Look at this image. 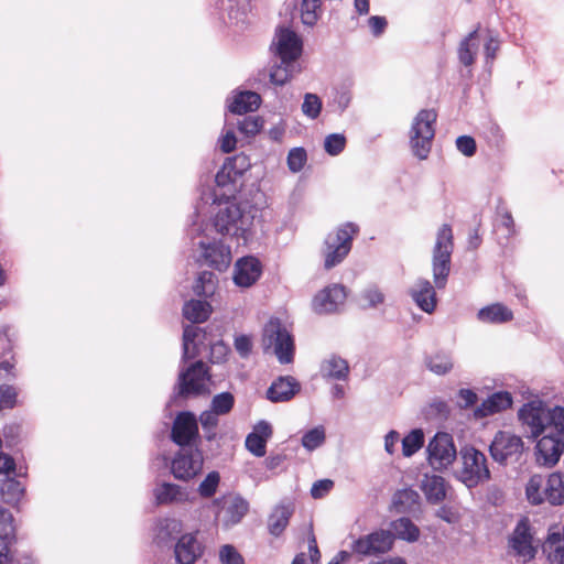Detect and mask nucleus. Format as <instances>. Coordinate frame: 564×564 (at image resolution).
<instances>
[{"instance_id":"1","label":"nucleus","mask_w":564,"mask_h":564,"mask_svg":"<svg viewBox=\"0 0 564 564\" xmlns=\"http://www.w3.org/2000/svg\"><path fill=\"white\" fill-rule=\"evenodd\" d=\"M518 414L530 429L532 437L544 434L535 447L536 462L545 466L556 464L564 449V409H549L541 401H532L524 404Z\"/></svg>"},{"instance_id":"2","label":"nucleus","mask_w":564,"mask_h":564,"mask_svg":"<svg viewBox=\"0 0 564 564\" xmlns=\"http://www.w3.org/2000/svg\"><path fill=\"white\" fill-rule=\"evenodd\" d=\"M262 345L265 351L271 350L279 362H293L295 345L293 336L278 318H271L263 328Z\"/></svg>"},{"instance_id":"3","label":"nucleus","mask_w":564,"mask_h":564,"mask_svg":"<svg viewBox=\"0 0 564 564\" xmlns=\"http://www.w3.org/2000/svg\"><path fill=\"white\" fill-rule=\"evenodd\" d=\"M453 231L449 225L444 224L437 231L433 249V280L437 289L446 285L451 271V257L453 252Z\"/></svg>"},{"instance_id":"4","label":"nucleus","mask_w":564,"mask_h":564,"mask_svg":"<svg viewBox=\"0 0 564 564\" xmlns=\"http://www.w3.org/2000/svg\"><path fill=\"white\" fill-rule=\"evenodd\" d=\"M459 456L463 466L458 478L468 488H474L490 479L487 457L482 452L474 446H464L459 451Z\"/></svg>"},{"instance_id":"5","label":"nucleus","mask_w":564,"mask_h":564,"mask_svg":"<svg viewBox=\"0 0 564 564\" xmlns=\"http://www.w3.org/2000/svg\"><path fill=\"white\" fill-rule=\"evenodd\" d=\"M436 117L437 115L434 110L423 109L414 118L410 143L413 154L420 160H425L431 151L435 134L434 123Z\"/></svg>"},{"instance_id":"6","label":"nucleus","mask_w":564,"mask_h":564,"mask_svg":"<svg viewBox=\"0 0 564 564\" xmlns=\"http://www.w3.org/2000/svg\"><path fill=\"white\" fill-rule=\"evenodd\" d=\"M358 227L352 223H347L336 231L327 235L325 239V268L332 269L340 263L349 253L354 235Z\"/></svg>"},{"instance_id":"7","label":"nucleus","mask_w":564,"mask_h":564,"mask_svg":"<svg viewBox=\"0 0 564 564\" xmlns=\"http://www.w3.org/2000/svg\"><path fill=\"white\" fill-rule=\"evenodd\" d=\"M524 445L520 436L507 431H499L489 446V452L494 460L506 465L519 460Z\"/></svg>"},{"instance_id":"8","label":"nucleus","mask_w":564,"mask_h":564,"mask_svg":"<svg viewBox=\"0 0 564 564\" xmlns=\"http://www.w3.org/2000/svg\"><path fill=\"white\" fill-rule=\"evenodd\" d=\"M214 227L224 236L239 237L243 236L247 229V220L237 204L227 202L225 205H219Z\"/></svg>"},{"instance_id":"9","label":"nucleus","mask_w":564,"mask_h":564,"mask_svg":"<svg viewBox=\"0 0 564 564\" xmlns=\"http://www.w3.org/2000/svg\"><path fill=\"white\" fill-rule=\"evenodd\" d=\"M394 538L391 531L377 530L360 536L351 544L352 553L360 556H378L389 552L393 546Z\"/></svg>"},{"instance_id":"10","label":"nucleus","mask_w":564,"mask_h":564,"mask_svg":"<svg viewBox=\"0 0 564 564\" xmlns=\"http://www.w3.org/2000/svg\"><path fill=\"white\" fill-rule=\"evenodd\" d=\"M203 454L199 449L182 447L171 463V470L175 478L188 480L197 476L203 468Z\"/></svg>"},{"instance_id":"11","label":"nucleus","mask_w":564,"mask_h":564,"mask_svg":"<svg viewBox=\"0 0 564 564\" xmlns=\"http://www.w3.org/2000/svg\"><path fill=\"white\" fill-rule=\"evenodd\" d=\"M509 547L512 554L519 557L522 563H528L534 558L536 549L533 545V535L527 518L517 523L509 538Z\"/></svg>"},{"instance_id":"12","label":"nucleus","mask_w":564,"mask_h":564,"mask_svg":"<svg viewBox=\"0 0 564 564\" xmlns=\"http://www.w3.org/2000/svg\"><path fill=\"white\" fill-rule=\"evenodd\" d=\"M272 48L282 64L294 63L302 53V41L294 31L279 28L272 42Z\"/></svg>"},{"instance_id":"13","label":"nucleus","mask_w":564,"mask_h":564,"mask_svg":"<svg viewBox=\"0 0 564 564\" xmlns=\"http://www.w3.org/2000/svg\"><path fill=\"white\" fill-rule=\"evenodd\" d=\"M429 460L436 468L447 467L456 457L453 438L447 433H437L427 446Z\"/></svg>"},{"instance_id":"14","label":"nucleus","mask_w":564,"mask_h":564,"mask_svg":"<svg viewBox=\"0 0 564 564\" xmlns=\"http://www.w3.org/2000/svg\"><path fill=\"white\" fill-rule=\"evenodd\" d=\"M347 297L345 286L332 284L319 291L312 301L313 311L317 314H330L338 311Z\"/></svg>"},{"instance_id":"15","label":"nucleus","mask_w":564,"mask_h":564,"mask_svg":"<svg viewBox=\"0 0 564 564\" xmlns=\"http://www.w3.org/2000/svg\"><path fill=\"white\" fill-rule=\"evenodd\" d=\"M219 507L216 519L226 528L240 522L248 511L249 505L241 497H224L214 501Z\"/></svg>"},{"instance_id":"16","label":"nucleus","mask_w":564,"mask_h":564,"mask_svg":"<svg viewBox=\"0 0 564 564\" xmlns=\"http://www.w3.org/2000/svg\"><path fill=\"white\" fill-rule=\"evenodd\" d=\"M198 435V424L195 414L192 412L178 413L172 426V441L181 447H184L191 445Z\"/></svg>"},{"instance_id":"17","label":"nucleus","mask_w":564,"mask_h":564,"mask_svg":"<svg viewBox=\"0 0 564 564\" xmlns=\"http://www.w3.org/2000/svg\"><path fill=\"white\" fill-rule=\"evenodd\" d=\"M207 368L203 361L193 364L178 378V393L181 395L199 394L206 389Z\"/></svg>"},{"instance_id":"18","label":"nucleus","mask_w":564,"mask_h":564,"mask_svg":"<svg viewBox=\"0 0 564 564\" xmlns=\"http://www.w3.org/2000/svg\"><path fill=\"white\" fill-rule=\"evenodd\" d=\"M202 249L204 263L218 270L225 271L231 262L230 249L223 243H207L203 240L198 242Z\"/></svg>"},{"instance_id":"19","label":"nucleus","mask_w":564,"mask_h":564,"mask_svg":"<svg viewBox=\"0 0 564 564\" xmlns=\"http://www.w3.org/2000/svg\"><path fill=\"white\" fill-rule=\"evenodd\" d=\"M261 272V263L257 258L243 257L235 264L234 281L238 286L249 288L258 281Z\"/></svg>"},{"instance_id":"20","label":"nucleus","mask_w":564,"mask_h":564,"mask_svg":"<svg viewBox=\"0 0 564 564\" xmlns=\"http://www.w3.org/2000/svg\"><path fill=\"white\" fill-rule=\"evenodd\" d=\"M414 303L425 313H433L437 299L436 292L432 283L426 279H417L409 290Z\"/></svg>"},{"instance_id":"21","label":"nucleus","mask_w":564,"mask_h":564,"mask_svg":"<svg viewBox=\"0 0 564 564\" xmlns=\"http://www.w3.org/2000/svg\"><path fill=\"white\" fill-rule=\"evenodd\" d=\"M301 389L299 381L291 377H279L274 380L267 391V398L271 402L290 401Z\"/></svg>"},{"instance_id":"22","label":"nucleus","mask_w":564,"mask_h":564,"mask_svg":"<svg viewBox=\"0 0 564 564\" xmlns=\"http://www.w3.org/2000/svg\"><path fill=\"white\" fill-rule=\"evenodd\" d=\"M174 554L178 564H193L202 554V545L194 534L186 533L178 538Z\"/></svg>"},{"instance_id":"23","label":"nucleus","mask_w":564,"mask_h":564,"mask_svg":"<svg viewBox=\"0 0 564 564\" xmlns=\"http://www.w3.org/2000/svg\"><path fill=\"white\" fill-rule=\"evenodd\" d=\"M272 436V426L267 421H260L246 437V448L257 457L265 455L267 442Z\"/></svg>"},{"instance_id":"24","label":"nucleus","mask_w":564,"mask_h":564,"mask_svg":"<svg viewBox=\"0 0 564 564\" xmlns=\"http://www.w3.org/2000/svg\"><path fill=\"white\" fill-rule=\"evenodd\" d=\"M512 405V397L507 391H499L489 395L474 411L476 419L487 417L509 409Z\"/></svg>"},{"instance_id":"25","label":"nucleus","mask_w":564,"mask_h":564,"mask_svg":"<svg viewBox=\"0 0 564 564\" xmlns=\"http://www.w3.org/2000/svg\"><path fill=\"white\" fill-rule=\"evenodd\" d=\"M543 498L553 506L564 503V475L562 473H552L545 479Z\"/></svg>"},{"instance_id":"26","label":"nucleus","mask_w":564,"mask_h":564,"mask_svg":"<svg viewBox=\"0 0 564 564\" xmlns=\"http://www.w3.org/2000/svg\"><path fill=\"white\" fill-rule=\"evenodd\" d=\"M348 373V362L336 355L325 358L321 364V375L323 378L345 380Z\"/></svg>"},{"instance_id":"27","label":"nucleus","mask_w":564,"mask_h":564,"mask_svg":"<svg viewBox=\"0 0 564 564\" xmlns=\"http://www.w3.org/2000/svg\"><path fill=\"white\" fill-rule=\"evenodd\" d=\"M154 497L158 505H170L185 501L187 492L178 485L162 482L154 489Z\"/></svg>"},{"instance_id":"28","label":"nucleus","mask_w":564,"mask_h":564,"mask_svg":"<svg viewBox=\"0 0 564 564\" xmlns=\"http://www.w3.org/2000/svg\"><path fill=\"white\" fill-rule=\"evenodd\" d=\"M543 552L551 564H564V539L560 531H550L543 544Z\"/></svg>"},{"instance_id":"29","label":"nucleus","mask_w":564,"mask_h":564,"mask_svg":"<svg viewBox=\"0 0 564 564\" xmlns=\"http://www.w3.org/2000/svg\"><path fill=\"white\" fill-rule=\"evenodd\" d=\"M478 319L484 323L502 324L513 318L512 311L501 303H495L479 310Z\"/></svg>"},{"instance_id":"30","label":"nucleus","mask_w":564,"mask_h":564,"mask_svg":"<svg viewBox=\"0 0 564 564\" xmlns=\"http://www.w3.org/2000/svg\"><path fill=\"white\" fill-rule=\"evenodd\" d=\"M261 98L253 91H241L234 96L229 105V110L232 113L242 115L249 111H254L260 106Z\"/></svg>"},{"instance_id":"31","label":"nucleus","mask_w":564,"mask_h":564,"mask_svg":"<svg viewBox=\"0 0 564 564\" xmlns=\"http://www.w3.org/2000/svg\"><path fill=\"white\" fill-rule=\"evenodd\" d=\"M422 490L426 496L427 501L432 503L441 502L446 496L445 480L437 475H425L422 480Z\"/></svg>"},{"instance_id":"32","label":"nucleus","mask_w":564,"mask_h":564,"mask_svg":"<svg viewBox=\"0 0 564 564\" xmlns=\"http://www.w3.org/2000/svg\"><path fill=\"white\" fill-rule=\"evenodd\" d=\"M205 333L200 327L187 325L183 332V359H192L196 357L197 345L200 344V337H204Z\"/></svg>"},{"instance_id":"33","label":"nucleus","mask_w":564,"mask_h":564,"mask_svg":"<svg viewBox=\"0 0 564 564\" xmlns=\"http://www.w3.org/2000/svg\"><path fill=\"white\" fill-rule=\"evenodd\" d=\"M212 313V306L206 301L191 300L183 306L184 317L192 323H204Z\"/></svg>"},{"instance_id":"34","label":"nucleus","mask_w":564,"mask_h":564,"mask_svg":"<svg viewBox=\"0 0 564 564\" xmlns=\"http://www.w3.org/2000/svg\"><path fill=\"white\" fill-rule=\"evenodd\" d=\"M390 528L394 539L415 542L420 538V529L409 518H399L392 521Z\"/></svg>"},{"instance_id":"35","label":"nucleus","mask_w":564,"mask_h":564,"mask_svg":"<svg viewBox=\"0 0 564 564\" xmlns=\"http://www.w3.org/2000/svg\"><path fill=\"white\" fill-rule=\"evenodd\" d=\"M182 532V523L175 519H164L161 520L158 524L155 540L158 544L166 545L174 541L178 540V535Z\"/></svg>"},{"instance_id":"36","label":"nucleus","mask_w":564,"mask_h":564,"mask_svg":"<svg viewBox=\"0 0 564 564\" xmlns=\"http://www.w3.org/2000/svg\"><path fill=\"white\" fill-rule=\"evenodd\" d=\"M479 48L478 29L470 32L462 42L458 48V57L463 65L474 64Z\"/></svg>"},{"instance_id":"37","label":"nucleus","mask_w":564,"mask_h":564,"mask_svg":"<svg viewBox=\"0 0 564 564\" xmlns=\"http://www.w3.org/2000/svg\"><path fill=\"white\" fill-rule=\"evenodd\" d=\"M419 500L420 495L415 490L405 488L394 494L392 502L398 512L405 513L415 510Z\"/></svg>"},{"instance_id":"38","label":"nucleus","mask_w":564,"mask_h":564,"mask_svg":"<svg viewBox=\"0 0 564 564\" xmlns=\"http://www.w3.org/2000/svg\"><path fill=\"white\" fill-rule=\"evenodd\" d=\"M292 510L286 506H278L269 517L270 533L278 536L280 535L291 518Z\"/></svg>"},{"instance_id":"39","label":"nucleus","mask_w":564,"mask_h":564,"mask_svg":"<svg viewBox=\"0 0 564 564\" xmlns=\"http://www.w3.org/2000/svg\"><path fill=\"white\" fill-rule=\"evenodd\" d=\"M0 491L6 503L17 505L24 495V487L19 480L8 478L2 482Z\"/></svg>"},{"instance_id":"40","label":"nucleus","mask_w":564,"mask_h":564,"mask_svg":"<svg viewBox=\"0 0 564 564\" xmlns=\"http://www.w3.org/2000/svg\"><path fill=\"white\" fill-rule=\"evenodd\" d=\"M217 288V276L215 273L209 271H203L199 273L196 283L194 285V293L198 296H212Z\"/></svg>"},{"instance_id":"41","label":"nucleus","mask_w":564,"mask_h":564,"mask_svg":"<svg viewBox=\"0 0 564 564\" xmlns=\"http://www.w3.org/2000/svg\"><path fill=\"white\" fill-rule=\"evenodd\" d=\"M545 488V478L541 475H533L530 477L527 487L525 495L528 500L532 505H540L545 501L543 498V489Z\"/></svg>"},{"instance_id":"42","label":"nucleus","mask_w":564,"mask_h":564,"mask_svg":"<svg viewBox=\"0 0 564 564\" xmlns=\"http://www.w3.org/2000/svg\"><path fill=\"white\" fill-rule=\"evenodd\" d=\"M425 365L430 371L438 376L446 375L453 369L452 358L445 354L430 356Z\"/></svg>"},{"instance_id":"43","label":"nucleus","mask_w":564,"mask_h":564,"mask_svg":"<svg viewBox=\"0 0 564 564\" xmlns=\"http://www.w3.org/2000/svg\"><path fill=\"white\" fill-rule=\"evenodd\" d=\"M423 444L424 434L422 430H413L402 440V454L405 457H410L416 453Z\"/></svg>"},{"instance_id":"44","label":"nucleus","mask_w":564,"mask_h":564,"mask_svg":"<svg viewBox=\"0 0 564 564\" xmlns=\"http://www.w3.org/2000/svg\"><path fill=\"white\" fill-rule=\"evenodd\" d=\"M325 429L323 426H316L310 431H307L302 436V445L308 452H312L319 446H322L325 442Z\"/></svg>"},{"instance_id":"45","label":"nucleus","mask_w":564,"mask_h":564,"mask_svg":"<svg viewBox=\"0 0 564 564\" xmlns=\"http://www.w3.org/2000/svg\"><path fill=\"white\" fill-rule=\"evenodd\" d=\"M321 0H303L301 4V18L305 25L313 26L318 20Z\"/></svg>"},{"instance_id":"46","label":"nucleus","mask_w":564,"mask_h":564,"mask_svg":"<svg viewBox=\"0 0 564 564\" xmlns=\"http://www.w3.org/2000/svg\"><path fill=\"white\" fill-rule=\"evenodd\" d=\"M295 72L294 63L280 64L274 66L270 72V80L274 85H284L290 80Z\"/></svg>"},{"instance_id":"47","label":"nucleus","mask_w":564,"mask_h":564,"mask_svg":"<svg viewBox=\"0 0 564 564\" xmlns=\"http://www.w3.org/2000/svg\"><path fill=\"white\" fill-rule=\"evenodd\" d=\"M235 403L234 395L229 392L216 394L212 400V410L219 415L227 414L231 411Z\"/></svg>"},{"instance_id":"48","label":"nucleus","mask_w":564,"mask_h":564,"mask_svg":"<svg viewBox=\"0 0 564 564\" xmlns=\"http://www.w3.org/2000/svg\"><path fill=\"white\" fill-rule=\"evenodd\" d=\"M321 110L322 101L319 97L311 93L305 94L304 101L302 104L303 113L311 119H315L319 116Z\"/></svg>"},{"instance_id":"49","label":"nucleus","mask_w":564,"mask_h":564,"mask_svg":"<svg viewBox=\"0 0 564 564\" xmlns=\"http://www.w3.org/2000/svg\"><path fill=\"white\" fill-rule=\"evenodd\" d=\"M306 163V152L303 148H294L288 154V167L291 172H300Z\"/></svg>"},{"instance_id":"50","label":"nucleus","mask_w":564,"mask_h":564,"mask_svg":"<svg viewBox=\"0 0 564 564\" xmlns=\"http://www.w3.org/2000/svg\"><path fill=\"white\" fill-rule=\"evenodd\" d=\"M360 300L365 302L364 307H377L383 303L384 295L377 286H369L362 291Z\"/></svg>"},{"instance_id":"51","label":"nucleus","mask_w":564,"mask_h":564,"mask_svg":"<svg viewBox=\"0 0 564 564\" xmlns=\"http://www.w3.org/2000/svg\"><path fill=\"white\" fill-rule=\"evenodd\" d=\"M219 480L220 476L217 471L209 473L198 487L199 495L205 498L212 497L217 490Z\"/></svg>"},{"instance_id":"52","label":"nucleus","mask_w":564,"mask_h":564,"mask_svg":"<svg viewBox=\"0 0 564 564\" xmlns=\"http://www.w3.org/2000/svg\"><path fill=\"white\" fill-rule=\"evenodd\" d=\"M225 164L230 165L229 170L237 177L242 175V173L246 172L251 166L249 158L243 153H240V154L235 155L234 158L227 159Z\"/></svg>"},{"instance_id":"53","label":"nucleus","mask_w":564,"mask_h":564,"mask_svg":"<svg viewBox=\"0 0 564 564\" xmlns=\"http://www.w3.org/2000/svg\"><path fill=\"white\" fill-rule=\"evenodd\" d=\"M346 144V139L343 134L334 133L326 137L324 142L325 151L330 155L339 154Z\"/></svg>"},{"instance_id":"54","label":"nucleus","mask_w":564,"mask_h":564,"mask_svg":"<svg viewBox=\"0 0 564 564\" xmlns=\"http://www.w3.org/2000/svg\"><path fill=\"white\" fill-rule=\"evenodd\" d=\"M219 557L223 564H245L243 557L230 544H226L220 549Z\"/></svg>"},{"instance_id":"55","label":"nucleus","mask_w":564,"mask_h":564,"mask_svg":"<svg viewBox=\"0 0 564 564\" xmlns=\"http://www.w3.org/2000/svg\"><path fill=\"white\" fill-rule=\"evenodd\" d=\"M13 518L10 511L0 506V540H7L13 533Z\"/></svg>"},{"instance_id":"56","label":"nucleus","mask_w":564,"mask_h":564,"mask_svg":"<svg viewBox=\"0 0 564 564\" xmlns=\"http://www.w3.org/2000/svg\"><path fill=\"white\" fill-rule=\"evenodd\" d=\"M218 415L219 414L210 409L208 411H204L199 416V422L203 429L207 432H212V434L207 436L208 440H213L215 437L214 430L218 424Z\"/></svg>"},{"instance_id":"57","label":"nucleus","mask_w":564,"mask_h":564,"mask_svg":"<svg viewBox=\"0 0 564 564\" xmlns=\"http://www.w3.org/2000/svg\"><path fill=\"white\" fill-rule=\"evenodd\" d=\"M17 390L12 386H2L0 387V408L1 409H11L17 403Z\"/></svg>"},{"instance_id":"58","label":"nucleus","mask_w":564,"mask_h":564,"mask_svg":"<svg viewBox=\"0 0 564 564\" xmlns=\"http://www.w3.org/2000/svg\"><path fill=\"white\" fill-rule=\"evenodd\" d=\"M261 127L262 122L258 117H247L238 123L240 132L245 133L246 135L257 134Z\"/></svg>"},{"instance_id":"59","label":"nucleus","mask_w":564,"mask_h":564,"mask_svg":"<svg viewBox=\"0 0 564 564\" xmlns=\"http://www.w3.org/2000/svg\"><path fill=\"white\" fill-rule=\"evenodd\" d=\"M456 147L465 156H473L476 152V142L468 135L458 137L456 140Z\"/></svg>"},{"instance_id":"60","label":"nucleus","mask_w":564,"mask_h":564,"mask_svg":"<svg viewBox=\"0 0 564 564\" xmlns=\"http://www.w3.org/2000/svg\"><path fill=\"white\" fill-rule=\"evenodd\" d=\"M229 164H224L221 170L215 176V183L218 187H227L234 183L237 176L229 170Z\"/></svg>"},{"instance_id":"61","label":"nucleus","mask_w":564,"mask_h":564,"mask_svg":"<svg viewBox=\"0 0 564 564\" xmlns=\"http://www.w3.org/2000/svg\"><path fill=\"white\" fill-rule=\"evenodd\" d=\"M457 398V404L462 409H467L477 402V394L470 389H460Z\"/></svg>"},{"instance_id":"62","label":"nucleus","mask_w":564,"mask_h":564,"mask_svg":"<svg viewBox=\"0 0 564 564\" xmlns=\"http://www.w3.org/2000/svg\"><path fill=\"white\" fill-rule=\"evenodd\" d=\"M333 485L334 482L329 479L317 480L312 486L311 495L314 498H322L332 489Z\"/></svg>"},{"instance_id":"63","label":"nucleus","mask_w":564,"mask_h":564,"mask_svg":"<svg viewBox=\"0 0 564 564\" xmlns=\"http://www.w3.org/2000/svg\"><path fill=\"white\" fill-rule=\"evenodd\" d=\"M235 348L241 357H247L252 348L251 339L246 335L236 337Z\"/></svg>"},{"instance_id":"64","label":"nucleus","mask_w":564,"mask_h":564,"mask_svg":"<svg viewBox=\"0 0 564 564\" xmlns=\"http://www.w3.org/2000/svg\"><path fill=\"white\" fill-rule=\"evenodd\" d=\"M368 23L375 36L381 35L387 26L386 18L379 15L370 17Z\"/></svg>"}]
</instances>
